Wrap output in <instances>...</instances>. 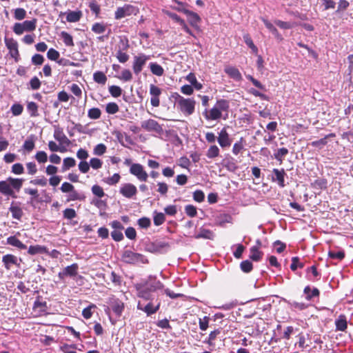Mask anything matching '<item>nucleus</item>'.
<instances>
[{
    "instance_id": "obj_10",
    "label": "nucleus",
    "mask_w": 353,
    "mask_h": 353,
    "mask_svg": "<svg viewBox=\"0 0 353 353\" xmlns=\"http://www.w3.org/2000/svg\"><path fill=\"white\" fill-rule=\"evenodd\" d=\"M176 11L183 12L188 17V22L196 30H199V23L201 21V17L192 11H190L185 8H176Z\"/></svg>"
},
{
    "instance_id": "obj_26",
    "label": "nucleus",
    "mask_w": 353,
    "mask_h": 353,
    "mask_svg": "<svg viewBox=\"0 0 353 353\" xmlns=\"http://www.w3.org/2000/svg\"><path fill=\"white\" fill-rule=\"evenodd\" d=\"M9 210L12 213V218L17 220H20L21 219L23 216V210L19 205H15L14 202H12Z\"/></svg>"
},
{
    "instance_id": "obj_54",
    "label": "nucleus",
    "mask_w": 353,
    "mask_h": 353,
    "mask_svg": "<svg viewBox=\"0 0 353 353\" xmlns=\"http://www.w3.org/2000/svg\"><path fill=\"white\" fill-rule=\"evenodd\" d=\"M11 172L14 174H22L24 173V168L20 163H17L12 165Z\"/></svg>"
},
{
    "instance_id": "obj_1",
    "label": "nucleus",
    "mask_w": 353,
    "mask_h": 353,
    "mask_svg": "<svg viewBox=\"0 0 353 353\" xmlns=\"http://www.w3.org/2000/svg\"><path fill=\"white\" fill-rule=\"evenodd\" d=\"M137 296L143 300H154L159 298L158 290L163 288V284L156 277L150 276L135 285Z\"/></svg>"
},
{
    "instance_id": "obj_27",
    "label": "nucleus",
    "mask_w": 353,
    "mask_h": 353,
    "mask_svg": "<svg viewBox=\"0 0 353 353\" xmlns=\"http://www.w3.org/2000/svg\"><path fill=\"white\" fill-rule=\"evenodd\" d=\"M82 17V12L78 11H69L66 13V20L70 23H75L79 21Z\"/></svg>"
},
{
    "instance_id": "obj_45",
    "label": "nucleus",
    "mask_w": 353,
    "mask_h": 353,
    "mask_svg": "<svg viewBox=\"0 0 353 353\" xmlns=\"http://www.w3.org/2000/svg\"><path fill=\"white\" fill-rule=\"evenodd\" d=\"M328 256L331 259H335L341 261L345 257V252L343 250H330L328 252Z\"/></svg>"
},
{
    "instance_id": "obj_46",
    "label": "nucleus",
    "mask_w": 353,
    "mask_h": 353,
    "mask_svg": "<svg viewBox=\"0 0 353 353\" xmlns=\"http://www.w3.org/2000/svg\"><path fill=\"white\" fill-rule=\"evenodd\" d=\"M106 30V26L101 23H95L92 26V31L96 34L104 33Z\"/></svg>"
},
{
    "instance_id": "obj_57",
    "label": "nucleus",
    "mask_w": 353,
    "mask_h": 353,
    "mask_svg": "<svg viewBox=\"0 0 353 353\" xmlns=\"http://www.w3.org/2000/svg\"><path fill=\"white\" fill-rule=\"evenodd\" d=\"M10 110L14 116H19L21 114L23 107L19 103H14L11 106Z\"/></svg>"
},
{
    "instance_id": "obj_3",
    "label": "nucleus",
    "mask_w": 353,
    "mask_h": 353,
    "mask_svg": "<svg viewBox=\"0 0 353 353\" xmlns=\"http://www.w3.org/2000/svg\"><path fill=\"white\" fill-rule=\"evenodd\" d=\"M121 259L124 263L128 264H145L148 263L144 255L128 250L123 251Z\"/></svg>"
},
{
    "instance_id": "obj_40",
    "label": "nucleus",
    "mask_w": 353,
    "mask_h": 353,
    "mask_svg": "<svg viewBox=\"0 0 353 353\" xmlns=\"http://www.w3.org/2000/svg\"><path fill=\"white\" fill-rule=\"evenodd\" d=\"M27 110L31 117H37L38 114V105L34 102H28L27 105Z\"/></svg>"
},
{
    "instance_id": "obj_8",
    "label": "nucleus",
    "mask_w": 353,
    "mask_h": 353,
    "mask_svg": "<svg viewBox=\"0 0 353 353\" xmlns=\"http://www.w3.org/2000/svg\"><path fill=\"white\" fill-rule=\"evenodd\" d=\"M138 9L132 5H125L123 7H118L114 12V18L121 19L132 14H137Z\"/></svg>"
},
{
    "instance_id": "obj_56",
    "label": "nucleus",
    "mask_w": 353,
    "mask_h": 353,
    "mask_svg": "<svg viewBox=\"0 0 353 353\" xmlns=\"http://www.w3.org/2000/svg\"><path fill=\"white\" fill-rule=\"evenodd\" d=\"M109 92L114 97H119L122 94V90L119 86L111 85L109 87Z\"/></svg>"
},
{
    "instance_id": "obj_14",
    "label": "nucleus",
    "mask_w": 353,
    "mask_h": 353,
    "mask_svg": "<svg viewBox=\"0 0 353 353\" xmlns=\"http://www.w3.org/2000/svg\"><path fill=\"white\" fill-rule=\"evenodd\" d=\"M119 192L125 198L131 199L137 193V187L132 183H126L121 185Z\"/></svg>"
},
{
    "instance_id": "obj_47",
    "label": "nucleus",
    "mask_w": 353,
    "mask_h": 353,
    "mask_svg": "<svg viewBox=\"0 0 353 353\" xmlns=\"http://www.w3.org/2000/svg\"><path fill=\"white\" fill-rule=\"evenodd\" d=\"M26 11L23 8H16L14 11V17L15 19L21 21L26 18Z\"/></svg>"
},
{
    "instance_id": "obj_17",
    "label": "nucleus",
    "mask_w": 353,
    "mask_h": 353,
    "mask_svg": "<svg viewBox=\"0 0 353 353\" xmlns=\"http://www.w3.org/2000/svg\"><path fill=\"white\" fill-rule=\"evenodd\" d=\"M161 94V90L158 86L150 84V94L151 95L150 103L153 107H158L160 104L159 96Z\"/></svg>"
},
{
    "instance_id": "obj_6",
    "label": "nucleus",
    "mask_w": 353,
    "mask_h": 353,
    "mask_svg": "<svg viewBox=\"0 0 353 353\" xmlns=\"http://www.w3.org/2000/svg\"><path fill=\"white\" fill-rule=\"evenodd\" d=\"M196 101L194 99H180L176 105L178 110L186 116L192 114L194 112Z\"/></svg>"
},
{
    "instance_id": "obj_61",
    "label": "nucleus",
    "mask_w": 353,
    "mask_h": 353,
    "mask_svg": "<svg viewBox=\"0 0 353 353\" xmlns=\"http://www.w3.org/2000/svg\"><path fill=\"white\" fill-rule=\"evenodd\" d=\"M35 159L39 163H43L48 161V156L44 151H39L35 154Z\"/></svg>"
},
{
    "instance_id": "obj_18",
    "label": "nucleus",
    "mask_w": 353,
    "mask_h": 353,
    "mask_svg": "<svg viewBox=\"0 0 353 353\" xmlns=\"http://www.w3.org/2000/svg\"><path fill=\"white\" fill-rule=\"evenodd\" d=\"M286 176V173L284 169L279 170L277 168H274L272 170V181L273 182H276L278 185L281 188L285 187V176Z\"/></svg>"
},
{
    "instance_id": "obj_39",
    "label": "nucleus",
    "mask_w": 353,
    "mask_h": 353,
    "mask_svg": "<svg viewBox=\"0 0 353 353\" xmlns=\"http://www.w3.org/2000/svg\"><path fill=\"white\" fill-rule=\"evenodd\" d=\"M231 216L226 214H221L216 218V224L219 226H223L225 223L230 222Z\"/></svg>"
},
{
    "instance_id": "obj_28",
    "label": "nucleus",
    "mask_w": 353,
    "mask_h": 353,
    "mask_svg": "<svg viewBox=\"0 0 353 353\" xmlns=\"http://www.w3.org/2000/svg\"><path fill=\"white\" fill-rule=\"evenodd\" d=\"M7 243L12 246L16 247L20 250L26 249V245L23 244L15 236H10L8 238H7Z\"/></svg>"
},
{
    "instance_id": "obj_55",
    "label": "nucleus",
    "mask_w": 353,
    "mask_h": 353,
    "mask_svg": "<svg viewBox=\"0 0 353 353\" xmlns=\"http://www.w3.org/2000/svg\"><path fill=\"white\" fill-rule=\"evenodd\" d=\"M105 110L108 114H113L119 111V106L116 103H108L106 105Z\"/></svg>"
},
{
    "instance_id": "obj_42",
    "label": "nucleus",
    "mask_w": 353,
    "mask_h": 353,
    "mask_svg": "<svg viewBox=\"0 0 353 353\" xmlns=\"http://www.w3.org/2000/svg\"><path fill=\"white\" fill-rule=\"evenodd\" d=\"M288 150L285 148H279L276 153H274V158L282 163L283 157L288 154Z\"/></svg>"
},
{
    "instance_id": "obj_32",
    "label": "nucleus",
    "mask_w": 353,
    "mask_h": 353,
    "mask_svg": "<svg viewBox=\"0 0 353 353\" xmlns=\"http://www.w3.org/2000/svg\"><path fill=\"white\" fill-rule=\"evenodd\" d=\"M149 68L151 72L156 76L161 77L164 73V70L162 66L156 62H151L149 64Z\"/></svg>"
},
{
    "instance_id": "obj_15",
    "label": "nucleus",
    "mask_w": 353,
    "mask_h": 353,
    "mask_svg": "<svg viewBox=\"0 0 353 353\" xmlns=\"http://www.w3.org/2000/svg\"><path fill=\"white\" fill-rule=\"evenodd\" d=\"M169 247V243L165 241H157L150 242L145 246V250L151 253L159 252L162 250Z\"/></svg>"
},
{
    "instance_id": "obj_52",
    "label": "nucleus",
    "mask_w": 353,
    "mask_h": 353,
    "mask_svg": "<svg viewBox=\"0 0 353 353\" xmlns=\"http://www.w3.org/2000/svg\"><path fill=\"white\" fill-rule=\"evenodd\" d=\"M110 280L115 286H121L123 282L121 276L117 274L114 272H111Z\"/></svg>"
},
{
    "instance_id": "obj_29",
    "label": "nucleus",
    "mask_w": 353,
    "mask_h": 353,
    "mask_svg": "<svg viewBox=\"0 0 353 353\" xmlns=\"http://www.w3.org/2000/svg\"><path fill=\"white\" fill-rule=\"evenodd\" d=\"M336 329L339 331H345L347 329V323L345 315H340L335 321Z\"/></svg>"
},
{
    "instance_id": "obj_44",
    "label": "nucleus",
    "mask_w": 353,
    "mask_h": 353,
    "mask_svg": "<svg viewBox=\"0 0 353 353\" xmlns=\"http://www.w3.org/2000/svg\"><path fill=\"white\" fill-rule=\"evenodd\" d=\"M243 41L245 43V44L252 50L253 52H257L258 49L256 46L253 43V41L250 36L248 34H245L243 35Z\"/></svg>"
},
{
    "instance_id": "obj_5",
    "label": "nucleus",
    "mask_w": 353,
    "mask_h": 353,
    "mask_svg": "<svg viewBox=\"0 0 353 353\" xmlns=\"http://www.w3.org/2000/svg\"><path fill=\"white\" fill-rule=\"evenodd\" d=\"M149 302L146 305L142 304L139 302L137 304V309L143 311L147 316H151L155 314L160 308L161 301L159 298H155L154 300H148Z\"/></svg>"
},
{
    "instance_id": "obj_23",
    "label": "nucleus",
    "mask_w": 353,
    "mask_h": 353,
    "mask_svg": "<svg viewBox=\"0 0 353 353\" xmlns=\"http://www.w3.org/2000/svg\"><path fill=\"white\" fill-rule=\"evenodd\" d=\"M214 236L215 235L212 230L204 228L203 227H201L199 232L194 235V238L196 239H204L213 240Z\"/></svg>"
},
{
    "instance_id": "obj_37",
    "label": "nucleus",
    "mask_w": 353,
    "mask_h": 353,
    "mask_svg": "<svg viewBox=\"0 0 353 353\" xmlns=\"http://www.w3.org/2000/svg\"><path fill=\"white\" fill-rule=\"evenodd\" d=\"M221 112H228L230 105L229 101L225 99H219L214 105Z\"/></svg>"
},
{
    "instance_id": "obj_35",
    "label": "nucleus",
    "mask_w": 353,
    "mask_h": 353,
    "mask_svg": "<svg viewBox=\"0 0 353 353\" xmlns=\"http://www.w3.org/2000/svg\"><path fill=\"white\" fill-rule=\"evenodd\" d=\"M165 221V216L162 212L154 211L153 212V221L156 226L162 225Z\"/></svg>"
},
{
    "instance_id": "obj_43",
    "label": "nucleus",
    "mask_w": 353,
    "mask_h": 353,
    "mask_svg": "<svg viewBox=\"0 0 353 353\" xmlns=\"http://www.w3.org/2000/svg\"><path fill=\"white\" fill-rule=\"evenodd\" d=\"M61 38L63 39V41L65 46H74L72 37L69 33L63 31L61 33Z\"/></svg>"
},
{
    "instance_id": "obj_7",
    "label": "nucleus",
    "mask_w": 353,
    "mask_h": 353,
    "mask_svg": "<svg viewBox=\"0 0 353 353\" xmlns=\"http://www.w3.org/2000/svg\"><path fill=\"white\" fill-rule=\"evenodd\" d=\"M107 303L117 317L121 316L125 307L124 303L121 300L112 295L108 298Z\"/></svg>"
},
{
    "instance_id": "obj_53",
    "label": "nucleus",
    "mask_w": 353,
    "mask_h": 353,
    "mask_svg": "<svg viewBox=\"0 0 353 353\" xmlns=\"http://www.w3.org/2000/svg\"><path fill=\"white\" fill-rule=\"evenodd\" d=\"M63 216L65 219L71 220L77 216V213L72 208H66L63 212Z\"/></svg>"
},
{
    "instance_id": "obj_41",
    "label": "nucleus",
    "mask_w": 353,
    "mask_h": 353,
    "mask_svg": "<svg viewBox=\"0 0 353 353\" xmlns=\"http://www.w3.org/2000/svg\"><path fill=\"white\" fill-rule=\"evenodd\" d=\"M75 164H76V161L74 160V159H73L72 157L65 158L63 161V167H62L63 171H65V170H68L69 168L74 167L75 165Z\"/></svg>"
},
{
    "instance_id": "obj_33",
    "label": "nucleus",
    "mask_w": 353,
    "mask_h": 353,
    "mask_svg": "<svg viewBox=\"0 0 353 353\" xmlns=\"http://www.w3.org/2000/svg\"><path fill=\"white\" fill-rule=\"evenodd\" d=\"M263 252L259 250V246L251 247L250 257L252 260L259 261L261 260Z\"/></svg>"
},
{
    "instance_id": "obj_60",
    "label": "nucleus",
    "mask_w": 353,
    "mask_h": 353,
    "mask_svg": "<svg viewBox=\"0 0 353 353\" xmlns=\"http://www.w3.org/2000/svg\"><path fill=\"white\" fill-rule=\"evenodd\" d=\"M59 56V52L54 48H50L47 52V57L52 61L57 60Z\"/></svg>"
},
{
    "instance_id": "obj_64",
    "label": "nucleus",
    "mask_w": 353,
    "mask_h": 353,
    "mask_svg": "<svg viewBox=\"0 0 353 353\" xmlns=\"http://www.w3.org/2000/svg\"><path fill=\"white\" fill-rule=\"evenodd\" d=\"M74 349H76V345H68V344H63L62 346H61V350L63 353H77L74 351Z\"/></svg>"
},
{
    "instance_id": "obj_30",
    "label": "nucleus",
    "mask_w": 353,
    "mask_h": 353,
    "mask_svg": "<svg viewBox=\"0 0 353 353\" xmlns=\"http://www.w3.org/2000/svg\"><path fill=\"white\" fill-rule=\"evenodd\" d=\"M186 80L193 86L196 90H200L203 88V85L199 83L194 73L190 72L186 77Z\"/></svg>"
},
{
    "instance_id": "obj_25",
    "label": "nucleus",
    "mask_w": 353,
    "mask_h": 353,
    "mask_svg": "<svg viewBox=\"0 0 353 353\" xmlns=\"http://www.w3.org/2000/svg\"><path fill=\"white\" fill-rule=\"evenodd\" d=\"M303 293L305 294V299L307 301H310L319 296V290L316 288H314L312 290L310 286H306L304 288Z\"/></svg>"
},
{
    "instance_id": "obj_63",
    "label": "nucleus",
    "mask_w": 353,
    "mask_h": 353,
    "mask_svg": "<svg viewBox=\"0 0 353 353\" xmlns=\"http://www.w3.org/2000/svg\"><path fill=\"white\" fill-rule=\"evenodd\" d=\"M116 57L119 61L121 63L127 62L129 59V55L120 50L117 51Z\"/></svg>"
},
{
    "instance_id": "obj_19",
    "label": "nucleus",
    "mask_w": 353,
    "mask_h": 353,
    "mask_svg": "<svg viewBox=\"0 0 353 353\" xmlns=\"http://www.w3.org/2000/svg\"><path fill=\"white\" fill-rule=\"evenodd\" d=\"M217 141L220 146L223 148L230 146L232 140L225 128L219 132Z\"/></svg>"
},
{
    "instance_id": "obj_22",
    "label": "nucleus",
    "mask_w": 353,
    "mask_h": 353,
    "mask_svg": "<svg viewBox=\"0 0 353 353\" xmlns=\"http://www.w3.org/2000/svg\"><path fill=\"white\" fill-rule=\"evenodd\" d=\"M224 72L232 79L236 81H240L242 80V75L238 68L234 66H226L224 69Z\"/></svg>"
},
{
    "instance_id": "obj_21",
    "label": "nucleus",
    "mask_w": 353,
    "mask_h": 353,
    "mask_svg": "<svg viewBox=\"0 0 353 353\" xmlns=\"http://www.w3.org/2000/svg\"><path fill=\"white\" fill-rule=\"evenodd\" d=\"M2 262L3 263L4 267L7 270H10L13 265H15L18 267L19 266L17 257L10 254L4 255L2 257Z\"/></svg>"
},
{
    "instance_id": "obj_59",
    "label": "nucleus",
    "mask_w": 353,
    "mask_h": 353,
    "mask_svg": "<svg viewBox=\"0 0 353 353\" xmlns=\"http://www.w3.org/2000/svg\"><path fill=\"white\" fill-rule=\"evenodd\" d=\"M185 212L190 217H194L197 214L196 208L193 205H187L185 206Z\"/></svg>"
},
{
    "instance_id": "obj_62",
    "label": "nucleus",
    "mask_w": 353,
    "mask_h": 353,
    "mask_svg": "<svg viewBox=\"0 0 353 353\" xmlns=\"http://www.w3.org/2000/svg\"><path fill=\"white\" fill-rule=\"evenodd\" d=\"M34 148V142L32 139H27L23 145V149L28 152H31Z\"/></svg>"
},
{
    "instance_id": "obj_4",
    "label": "nucleus",
    "mask_w": 353,
    "mask_h": 353,
    "mask_svg": "<svg viewBox=\"0 0 353 353\" xmlns=\"http://www.w3.org/2000/svg\"><path fill=\"white\" fill-rule=\"evenodd\" d=\"M37 19H33L30 21L26 20L23 23H16L13 26V32L17 34L21 35L24 32H32L37 27Z\"/></svg>"
},
{
    "instance_id": "obj_16",
    "label": "nucleus",
    "mask_w": 353,
    "mask_h": 353,
    "mask_svg": "<svg viewBox=\"0 0 353 353\" xmlns=\"http://www.w3.org/2000/svg\"><path fill=\"white\" fill-rule=\"evenodd\" d=\"M79 265L77 263H72L65 267L61 272L58 274L60 279H64L66 276H75L78 274Z\"/></svg>"
},
{
    "instance_id": "obj_11",
    "label": "nucleus",
    "mask_w": 353,
    "mask_h": 353,
    "mask_svg": "<svg viewBox=\"0 0 353 353\" xmlns=\"http://www.w3.org/2000/svg\"><path fill=\"white\" fill-rule=\"evenodd\" d=\"M130 172L140 181L145 182L148 180V174L140 163H132L130 168Z\"/></svg>"
},
{
    "instance_id": "obj_12",
    "label": "nucleus",
    "mask_w": 353,
    "mask_h": 353,
    "mask_svg": "<svg viewBox=\"0 0 353 353\" xmlns=\"http://www.w3.org/2000/svg\"><path fill=\"white\" fill-rule=\"evenodd\" d=\"M6 46L10 51V56L14 59L15 61H19V52L18 50V43L13 38H4Z\"/></svg>"
},
{
    "instance_id": "obj_48",
    "label": "nucleus",
    "mask_w": 353,
    "mask_h": 353,
    "mask_svg": "<svg viewBox=\"0 0 353 353\" xmlns=\"http://www.w3.org/2000/svg\"><path fill=\"white\" fill-rule=\"evenodd\" d=\"M138 225L143 229H148L151 225V221L148 217H142L137 221Z\"/></svg>"
},
{
    "instance_id": "obj_36",
    "label": "nucleus",
    "mask_w": 353,
    "mask_h": 353,
    "mask_svg": "<svg viewBox=\"0 0 353 353\" xmlns=\"http://www.w3.org/2000/svg\"><path fill=\"white\" fill-rule=\"evenodd\" d=\"M94 81L99 84L104 85L107 81V77L105 74L101 71H97L93 74Z\"/></svg>"
},
{
    "instance_id": "obj_2",
    "label": "nucleus",
    "mask_w": 353,
    "mask_h": 353,
    "mask_svg": "<svg viewBox=\"0 0 353 353\" xmlns=\"http://www.w3.org/2000/svg\"><path fill=\"white\" fill-rule=\"evenodd\" d=\"M25 179L22 178H7L6 181H0V192L5 196H9L14 199L17 198L14 190L19 192L22 188Z\"/></svg>"
},
{
    "instance_id": "obj_13",
    "label": "nucleus",
    "mask_w": 353,
    "mask_h": 353,
    "mask_svg": "<svg viewBox=\"0 0 353 353\" xmlns=\"http://www.w3.org/2000/svg\"><path fill=\"white\" fill-rule=\"evenodd\" d=\"M141 128L148 132L161 133L163 131L161 125L157 121L152 119L143 121Z\"/></svg>"
},
{
    "instance_id": "obj_24",
    "label": "nucleus",
    "mask_w": 353,
    "mask_h": 353,
    "mask_svg": "<svg viewBox=\"0 0 353 353\" xmlns=\"http://www.w3.org/2000/svg\"><path fill=\"white\" fill-rule=\"evenodd\" d=\"M54 138L59 141L60 143H64L68 145L70 143V141L68 139L63 131L60 128H56L54 132Z\"/></svg>"
},
{
    "instance_id": "obj_51",
    "label": "nucleus",
    "mask_w": 353,
    "mask_h": 353,
    "mask_svg": "<svg viewBox=\"0 0 353 353\" xmlns=\"http://www.w3.org/2000/svg\"><path fill=\"white\" fill-rule=\"evenodd\" d=\"M240 268L243 272L248 273L252 270V263L249 260L243 261L240 264Z\"/></svg>"
},
{
    "instance_id": "obj_34",
    "label": "nucleus",
    "mask_w": 353,
    "mask_h": 353,
    "mask_svg": "<svg viewBox=\"0 0 353 353\" xmlns=\"http://www.w3.org/2000/svg\"><path fill=\"white\" fill-rule=\"evenodd\" d=\"M262 21L265 27L275 36L276 38L278 39H282L281 35L279 34V31L272 23L264 18L262 19Z\"/></svg>"
},
{
    "instance_id": "obj_31",
    "label": "nucleus",
    "mask_w": 353,
    "mask_h": 353,
    "mask_svg": "<svg viewBox=\"0 0 353 353\" xmlns=\"http://www.w3.org/2000/svg\"><path fill=\"white\" fill-rule=\"evenodd\" d=\"M47 252V248L45 246L36 245H30L28 248V253L30 255H35L37 254H43Z\"/></svg>"
},
{
    "instance_id": "obj_49",
    "label": "nucleus",
    "mask_w": 353,
    "mask_h": 353,
    "mask_svg": "<svg viewBox=\"0 0 353 353\" xmlns=\"http://www.w3.org/2000/svg\"><path fill=\"white\" fill-rule=\"evenodd\" d=\"M101 110L97 108H93L88 110V116L91 119H97L101 117Z\"/></svg>"
},
{
    "instance_id": "obj_58",
    "label": "nucleus",
    "mask_w": 353,
    "mask_h": 353,
    "mask_svg": "<svg viewBox=\"0 0 353 353\" xmlns=\"http://www.w3.org/2000/svg\"><path fill=\"white\" fill-rule=\"evenodd\" d=\"M88 6L90 10L97 16L99 14L101 9L96 0L90 1Z\"/></svg>"
},
{
    "instance_id": "obj_50",
    "label": "nucleus",
    "mask_w": 353,
    "mask_h": 353,
    "mask_svg": "<svg viewBox=\"0 0 353 353\" xmlns=\"http://www.w3.org/2000/svg\"><path fill=\"white\" fill-rule=\"evenodd\" d=\"M83 198H84V196L82 194H81L80 193H79L77 191H76L74 188L73 190H72L70 192L67 201H71L82 200Z\"/></svg>"
},
{
    "instance_id": "obj_20",
    "label": "nucleus",
    "mask_w": 353,
    "mask_h": 353,
    "mask_svg": "<svg viewBox=\"0 0 353 353\" xmlns=\"http://www.w3.org/2000/svg\"><path fill=\"white\" fill-rule=\"evenodd\" d=\"M203 115L208 121L219 120L222 117V112H221L215 106H214L210 110L205 109L203 112Z\"/></svg>"
},
{
    "instance_id": "obj_38",
    "label": "nucleus",
    "mask_w": 353,
    "mask_h": 353,
    "mask_svg": "<svg viewBox=\"0 0 353 353\" xmlns=\"http://www.w3.org/2000/svg\"><path fill=\"white\" fill-rule=\"evenodd\" d=\"M219 155V148L216 145H211L206 152V156L209 159H214Z\"/></svg>"
},
{
    "instance_id": "obj_9",
    "label": "nucleus",
    "mask_w": 353,
    "mask_h": 353,
    "mask_svg": "<svg viewBox=\"0 0 353 353\" xmlns=\"http://www.w3.org/2000/svg\"><path fill=\"white\" fill-rule=\"evenodd\" d=\"M150 59V55L145 54H139L137 56H134L132 63V69L136 74H139L143 70V66L145 65L147 61Z\"/></svg>"
}]
</instances>
